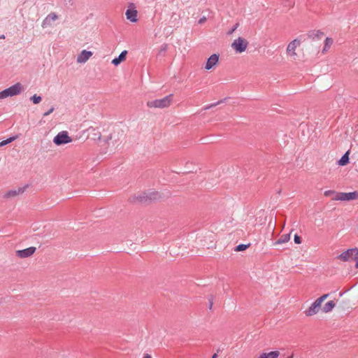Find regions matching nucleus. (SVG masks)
Segmentation results:
<instances>
[{"instance_id": "nucleus-1", "label": "nucleus", "mask_w": 358, "mask_h": 358, "mask_svg": "<svg viewBox=\"0 0 358 358\" xmlns=\"http://www.w3.org/2000/svg\"><path fill=\"white\" fill-rule=\"evenodd\" d=\"M336 259L343 262L354 261L355 268H358V248H349L343 251L336 257Z\"/></svg>"}, {"instance_id": "nucleus-2", "label": "nucleus", "mask_w": 358, "mask_h": 358, "mask_svg": "<svg viewBox=\"0 0 358 358\" xmlns=\"http://www.w3.org/2000/svg\"><path fill=\"white\" fill-rule=\"evenodd\" d=\"M301 45V40L300 38H295L288 43L286 48V55L290 60L296 61L299 59L298 49Z\"/></svg>"}, {"instance_id": "nucleus-3", "label": "nucleus", "mask_w": 358, "mask_h": 358, "mask_svg": "<svg viewBox=\"0 0 358 358\" xmlns=\"http://www.w3.org/2000/svg\"><path fill=\"white\" fill-rule=\"evenodd\" d=\"M329 294H325L317 298L311 306L305 310V315L306 316L310 317L319 313L322 311V303L328 298Z\"/></svg>"}, {"instance_id": "nucleus-4", "label": "nucleus", "mask_w": 358, "mask_h": 358, "mask_svg": "<svg viewBox=\"0 0 358 358\" xmlns=\"http://www.w3.org/2000/svg\"><path fill=\"white\" fill-rule=\"evenodd\" d=\"M172 94H169L162 99L149 101L147 106L149 108H164L169 107L172 102Z\"/></svg>"}, {"instance_id": "nucleus-5", "label": "nucleus", "mask_w": 358, "mask_h": 358, "mask_svg": "<svg viewBox=\"0 0 358 358\" xmlns=\"http://www.w3.org/2000/svg\"><path fill=\"white\" fill-rule=\"evenodd\" d=\"M220 55L214 53L211 55L203 65V69L206 71H214L219 64Z\"/></svg>"}, {"instance_id": "nucleus-6", "label": "nucleus", "mask_w": 358, "mask_h": 358, "mask_svg": "<svg viewBox=\"0 0 358 358\" xmlns=\"http://www.w3.org/2000/svg\"><path fill=\"white\" fill-rule=\"evenodd\" d=\"M248 41L243 37H238L231 43V48L237 53H242L246 50L248 46Z\"/></svg>"}, {"instance_id": "nucleus-7", "label": "nucleus", "mask_w": 358, "mask_h": 358, "mask_svg": "<svg viewBox=\"0 0 358 358\" xmlns=\"http://www.w3.org/2000/svg\"><path fill=\"white\" fill-rule=\"evenodd\" d=\"M72 142V138L69 136L66 131L59 132L53 138V143L57 145H61Z\"/></svg>"}, {"instance_id": "nucleus-8", "label": "nucleus", "mask_w": 358, "mask_h": 358, "mask_svg": "<svg viewBox=\"0 0 358 358\" xmlns=\"http://www.w3.org/2000/svg\"><path fill=\"white\" fill-rule=\"evenodd\" d=\"M337 200L340 201H350L352 200H358V191L352 192H339L337 195Z\"/></svg>"}, {"instance_id": "nucleus-9", "label": "nucleus", "mask_w": 358, "mask_h": 358, "mask_svg": "<svg viewBox=\"0 0 358 358\" xmlns=\"http://www.w3.org/2000/svg\"><path fill=\"white\" fill-rule=\"evenodd\" d=\"M125 15L127 19L131 22H136L138 21V11L134 3L129 5Z\"/></svg>"}, {"instance_id": "nucleus-10", "label": "nucleus", "mask_w": 358, "mask_h": 358, "mask_svg": "<svg viewBox=\"0 0 358 358\" xmlns=\"http://www.w3.org/2000/svg\"><path fill=\"white\" fill-rule=\"evenodd\" d=\"M35 247H29L23 250H18L15 251V255L18 258L24 259L31 257L36 252Z\"/></svg>"}, {"instance_id": "nucleus-11", "label": "nucleus", "mask_w": 358, "mask_h": 358, "mask_svg": "<svg viewBox=\"0 0 358 358\" xmlns=\"http://www.w3.org/2000/svg\"><path fill=\"white\" fill-rule=\"evenodd\" d=\"M6 90L8 92V96H13L20 94L24 90V87L21 83H17L16 84L10 86V87Z\"/></svg>"}, {"instance_id": "nucleus-12", "label": "nucleus", "mask_w": 358, "mask_h": 358, "mask_svg": "<svg viewBox=\"0 0 358 358\" xmlns=\"http://www.w3.org/2000/svg\"><path fill=\"white\" fill-rule=\"evenodd\" d=\"M92 55V52L84 50L78 55L77 62L80 64L85 63Z\"/></svg>"}, {"instance_id": "nucleus-13", "label": "nucleus", "mask_w": 358, "mask_h": 358, "mask_svg": "<svg viewBox=\"0 0 358 358\" xmlns=\"http://www.w3.org/2000/svg\"><path fill=\"white\" fill-rule=\"evenodd\" d=\"M24 192V188L17 187L15 189H10L4 194L5 198H13L22 194Z\"/></svg>"}, {"instance_id": "nucleus-14", "label": "nucleus", "mask_w": 358, "mask_h": 358, "mask_svg": "<svg viewBox=\"0 0 358 358\" xmlns=\"http://www.w3.org/2000/svg\"><path fill=\"white\" fill-rule=\"evenodd\" d=\"M58 16L55 13H50L43 22V27L52 26V22L57 20Z\"/></svg>"}, {"instance_id": "nucleus-15", "label": "nucleus", "mask_w": 358, "mask_h": 358, "mask_svg": "<svg viewBox=\"0 0 358 358\" xmlns=\"http://www.w3.org/2000/svg\"><path fill=\"white\" fill-rule=\"evenodd\" d=\"M334 43V39L331 37H326L324 38V43H323V48L322 49V54L325 55L327 54L329 50L331 49L332 45Z\"/></svg>"}, {"instance_id": "nucleus-16", "label": "nucleus", "mask_w": 358, "mask_h": 358, "mask_svg": "<svg viewBox=\"0 0 358 358\" xmlns=\"http://www.w3.org/2000/svg\"><path fill=\"white\" fill-rule=\"evenodd\" d=\"M280 352L278 350L271 351L269 352H264L259 355L257 358H278L280 356Z\"/></svg>"}, {"instance_id": "nucleus-17", "label": "nucleus", "mask_w": 358, "mask_h": 358, "mask_svg": "<svg viewBox=\"0 0 358 358\" xmlns=\"http://www.w3.org/2000/svg\"><path fill=\"white\" fill-rule=\"evenodd\" d=\"M127 55V51L124 50L122 51L120 55L118 56V57L115 58L112 60V64L115 66L119 65L121 62H124L126 59V56Z\"/></svg>"}, {"instance_id": "nucleus-18", "label": "nucleus", "mask_w": 358, "mask_h": 358, "mask_svg": "<svg viewBox=\"0 0 358 358\" xmlns=\"http://www.w3.org/2000/svg\"><path fill=\"white\" fill-rule=\"evenodd\" d=\"M335 302L334 301H329L323 306L322 312L324 313H328L331 312L335 308Z\"/></svg>"}, {"instance_id": "nucleus-19", "label": "nucleus", "mask_w": 358, "mask_h": 358, "mask_svg": "<svg viewBox=\"0 0 358 358\" xmlns=\"http://www.w3.org/2000/svg\"><path fill=\"white\" fill-rule=\"evenodd\" d=\"M290 238H291L290 234H283L280 237V238L278 241H276L273 243V245H278L280 244L286 243L290 240Z\"/></svg>"}, {"instance_id": "nucleus-20", "label": "nucleus", "mask_w": 358, "mask_h": 358, "mask_svg": "<svg viewBox=\"0 0 358 358\" xmlns=\"http://www.w3.org/2000/svg\"><path fill=\"white\" fill-rule=\"evenodd\" d=\"M349 154L350 151L348 150L339 159V161L338 162L339 166H345L349 163Z\"/></svg>"}, {"instance_id": "nucleus-21", "label": "nucleus", "mask_w": 358, "mask_h": 358, "mask_svg": "<svg viewBox=\"0 0 358 358\" xmlns=\"http://www.w3.org/2000/svg\"><path fill=\"white\" fill-rule=\"evenodd\" d=\"M339 194V192H337L334 190H327L324 192V195L327 197L331 196V199L333 201H338L336 198H337V195Z\"/></svg>"}, {"instance_id": "nucleus-22", "label": "nucleus", "mask_w": 358, "mask_h": 358, "mask_svg": "<svg viewBox=\"0 0 358 358\" xmlns=\"http://www.w3.org/2000/svg\"><path fill=\"white\" fill-rule=\"evenodd\" d=\"M311 36L313 37V39L317 38L320 40L324 37V34L321 31L317 30L313 31V33L311 34Z\"/></svg>"}, {"instance_id": "nucleus-23", "label": "nucleus", "mask_w": 358, "mask_h": 358, "mask_svg": "<svg viewBox=\"0 0 358 358\" xmlns=\"http://www.w3.org/2000/svg\"><path fill=\"white\" fill-rule=\"evenodd\" d=\"M30 99L32 101V102L34 103V104H38L39 103L41 100H42V98L41 96H38L37 94H34L33 95Z\"/></svg>"}, {"instance_id": "nucleus-24", "label": "nucleus", "mask_w": 358, "mask_h": 358, "mask_svg": "<svg viewBox=\"0 0 358 358\" xmlns=\"http://www.w3.org/2000/svg\"><path fill=\"white\" fill-rule=\"evenodd\" d=\"M15 139H16V137H10L6 140L2 141L1 142H0V147L7 145V144L13 142Z\"/></svg>"}, {"instance_id": "nucleus-25", "label": "nucleus", "mask_w": 358, "mask_h": 358, "mask_svg": "<svg viewBox=\"0 0 358 358\" xmlns=\"http://www.w3.org/2000/svg\"><path fill=\"white\" fill-rule=\"evenodd\" d=\"M8 96H9L6 90H4L0 92V99H6Z\"/></svg>"}, {"instance_id": "nucleus-26", "label": "nucleus", "mask_w": 358, "mask_h": 358, "mask_svg": "<svg viewBox=\"0 0 358 358\" xmlns=\"http://www.w3.org/2000/svg\"><path fill=\"white\" fill-rule=\"evenodd\" d=\"M247 248H248V245H244V244H241L236 247V251H243V250H245Z\"/></svg>"}, {"instance_id": "nucleus-27", "label": "nucleus", "mask_w": 358, "mask_h": 358, "mask_svg": "<svg viewBox=\"0 0 358 358\" xmlns=\"http://www.w3.org/2000/svg\"><path fill=\"white\" fill-rule=\"evenodd\" d=\"M294 241L295 242V243L296 244H300L301 243V238L299 236H298L297 234H295L294 235Z\"/></svg>"}, {"instance_id": "nucleus-28", "label": "nucleus", "mask_w": 358, "mask_h": 358, "mask_svg": "<svg viewBox=\"0 0 358 358\" xmlns=\"http://www.w3.org/2000/svg\"><path fill=\"white\" fill-rule=\"evenodd\" d=\"M54 111V108L52 107L48 111L45 112L43 115L44 116H48L49 115L50 113H52V112Z\"/></svg>"}, {"instance_id": "nucleus-29", "label": "nucleus", "mask_w": 358, "mask_h": 358, "mask_svg": "<svg viewBox=\"0 0 358 358\" xmlns=\"http://www.w3.org/2000/svg\"><path fill=\"white\" fill-rule=\"evenodd\" d=\"M143 358H152L151 355H148V354H146Z\"/></svg>"}, {"instance_id": "nucleus-30", "label": "nucleus", "mask_w": 358, "mask_h": 358, "mask_svg": "<svg viewBox=\"0 0 358 358\" xmlns=\"http://www.w3.org/2000/svg\"><path fill=\"white\" fill-rule=\"evenodd\" d=\"M217 354H214V355H213L212 358H217Z\"/></svg>"}, {"instance_id": "nucleus-31", "label": "nucleus", "mask_w": 358, "mask_h": 358, "mask_svg": "<svg viewBox=\"0 0 358 358\" xmlns=\"http://www.w3.org/2000/svg\"><path fill=\"white\" fill-rule=\"evenodd\" d=\"M205 20V19H201V20H199V23H201L202 22H203V20Z\"/></svg>"}, {"instance_id": "nucleus-32", "label": "nucleus", "mask_w": 358, "mask_h": 358, "mask_svg": "<svg viewBox=\"0 0 358 358\" xmlns=\"http://www.w3.org/2000/svg\"><path fill=\"white\" fill-rule=\"evenodd\" d=\"M288 358H292V357H288Z\"/></svg>"}]
</instances>
